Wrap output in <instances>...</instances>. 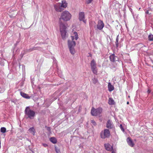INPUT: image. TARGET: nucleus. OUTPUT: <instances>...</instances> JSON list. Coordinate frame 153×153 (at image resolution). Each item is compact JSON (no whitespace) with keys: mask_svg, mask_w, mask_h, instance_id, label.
<instances>
[{"mask_svg":"<svg viewBox=\"0 0 153 153\" xmlns=\"http://www.w3.org/2000/svg\"><path fill=\"white\" fill-rule=\"evenodd\" d=\"M93 83L94 84H96L98 82V80L97 79L95 78H94L92 79Z\"/></svg>","mask_w":153,"mask_h":153,"instance_id":"b1692460","label":"nucleus"},{"mask_svg":"<svg viewBox=\"0 0 153 153\" xmlns=\"http://www.w3.org/2000/svg\"><path fill=\"white\" fill-rule=\"evenodd\" d=\"M120 128H121V130L123 131H124V129L123 128V126H122V124H120Z\"/></svg>","mask_w":153,"mask_h":153,"instance_id":"7c9ffc66","label":"nucleus"},{"mask_svg":"<svg viewBox=\"0 0 153 153\" xmlns=\"http://www.w3.org/2000/svg\"><path fill=\"white\" fill-rule=\"evenodd\" d=\"M36 48H33V49H32L31 50H30V51H32L33 50H36Z\"/></svg>","mask_w":153,"mask_h":153,"instance_id":"72a5a7b5","label":"nucleus"},{"mask_svg":"<svg viewBox=\"0 0 153 153\" xmlns=\"http://www.w3.org/2000/svg\"><path fill=\"white\" fill-rule=\"evenodd\" d=\"M110 135V132L109 130L105 129L104 131L101 132L100 134V136L101 138L105 139L106 138H108Z\"/></svg>","mask_w":153,"mask_h":153,"instance_id":"39448f33","label":"nucleus"},{"mask_svg":"<svg viewBox=\"0 0 153 153\" xmlns=\"http://www.w3.org/2000/svg\"><path fill=\"white\" fill-rule=\"evenodd\" d=\"M29 131L30 132L31 134H32L33 135L35 134V129L34 127H32L30 128L29 129Z\"/></svg>","mask_w":153,"mask_h":153,"instance_id":"6ab92c4d","label":"nucleus"},{"mask_svg":"<svg viewBox=\"0 0 153 153\" xmlns=\"http://www.w3.org/2000/svg\"><path fill=\"white\" fill-rule=\"evenodd\" d=\"M74 36L75 37V40H77L78 38L77 33L76 32H74Z\"/></svg>","mask_w":153,"mask_h":153,"instance_id":"a878e982","label":"nucleus"},{"mask_svg":"<svg viewBox=\"0 0 153 153\" xmlns=\"http://www.w3.org/2000/svg\"><path fill=\"white\" fill-rule=\"evenodd\" d=\"M108 88L109 91H111L114 89V87L113 85L109 82L108 83Z\"/></svg>","mask_w":153,"mask_h":153,"instance_id":"2eb2a0df","label":"nucleus"},{"mask_svg":"<svg viewBox=\"0 0 153 153\" xmlns=\"http://www.w3.org/2000/svg\"><path fill=\"white\" fill-rule=\"evenodd\" d=\"M110 60L113 62H114L118 61V57L115 56L114 54H113L110 55L109 56Z\"/></svg>","mask_w":153,"mask_h":153,"instance_id":"6e6552de","label":"nucleus"},{"mask_svg":"<svg viewBox=\"0 0 153 153\" xmlns=\"http://www.w3.org/2000/svg\"><path fill=\"white\" fill-rule=\"evenodd\" d=\"M55 148V150L57 153H60V151L59 150V149H58L57 148H56V147Z\"/></svg>","mask_w":153,"mask_h":153,"instance_id":"c85d7f7f","label":"nucleus"},{"mask_svg":"<svg viewBox=\"0 0 153 153\" xmlns=\"http://www.w3.org/2000/svg\"><path fill=\"white\" fill-rule=\"evenodd\" d=\"M91 123H92L93 125L94 126L96 125V123L94 120H91Z\"/></svg>","mask_w":153,"mask_h":153,"instance_id":"c756f323","label":"nucleus"},{"mask_svg":"<svg viewBox=\"0 0 153 153\" xmlns=\"http://www.w3.org/2000/svg\"><path fill=\"white\" fill-rule=\"evenodd\" d=\"M60 76L61 78H62V77L61 76Z\"/></svg>","mask_w":153,"mask_h":153,"instance_id":"ea45409f","label":"nucleus"},{"mask_svg":"<svg viewBox=\"0 0 153 153\" xmlns=\"http://www.w3.org/2000/svg\"><path fill=\"white\" fill-rule=\"evenodd\" d=\"M147 92L149 94L150 93L151 91L149 89L147 91Z\"/></svg>","mask_w":153,"mask_h":153,"instance_id":"c9c22d12","label":"nucleus"},{"mask_svg":"<svg viewBox=\"0 0 153 153\" xmlns=\"http://www.w3.org/2000/svg\"><path fill=\"white\" fill-rule=\"evenodd\" d=\"M102 109L101 108H99L97 109H95L94 107H92L91 111V113L92 115L94 116H99L102 113Z\"/></svg>","mask_w":153,"mask_h":153,"instance_id":"20e7f679","label":"nucleus"},{"mask_svg":"<svg viewBox=\"0 0 153 153\" xmlns=\"http://www.w3.org/2000/svg\"><path fill=\"white\" fill-rule=\"evenodd\" d=\"M1 132L3 133H5L6 131V128L5 127H1L0 129Z\"/></svg>","mask_w":153,"mask_h":153,"instance_id":"393cba45","label":"nucleus"},{"mask_svg":"<svg viewBox=\"0 0 153 153\" xmlns=\"http://www.w3.org/2000/svg\"><path fill=\"white\" fill-rule=\"evenodd\" d=\"M97 28L99 30H101L104 27V24L102 21L99 20L97 26Z\"/></svg>","mask_w":153,"mask_h":153,"instance_id":"1a4fd4ad","label":"nucleus"},{"mask_svg":"<svg viewBox=\"0 0 153 153\" xmlns=\"http://www.w3.org/2000/svg\"><path fill=\"white\" fill-rule=\"evenodd\" d=\"M74 47H69L70 53L72 54H74L75 52Z\"/></svg>","mask_w":153,"mask_h":153,"instance_id":"aec40b11","label":"nucleus"},{"mask_svg":"<svg viewBox=\"0 0 153 153\" xmlns=\"http://www.w3.org/2000/svg\"><path fill=\"white\" fill-rule=\"evenodd\" d=\"M93 0H87V4H89Z\"/></svg>","mask_w":153,"mask_h":153,"instance_id":"2f4dec72","label":"nucleus"},{"mask_svg":"<svg viewBox=\"0 0 153 153\" xmlns=\"http://www.w3.org/2000/svg\"><path fill=\"white\" fill-rule=\"evenodd\" d=\"M91 70L93 73L95 74H96L97 72V68H91Z\"/></svg>","mask_w":153,"mask_h":153,"instance_id":"5701e85b","label":"nucleus"},{"mask_svg":"<svg viewBox=\"0 0 153 153\" xmlns=\"http://www.w3.org/2000/svg\"><path fill=\"white\" fill-rule=\"evenodd\" d=\"M91 67H95L96 66V62L94 59H93L91 62Z\"/></svg>","mask_w":153,"mask_h":153,"instance_id":"412c9836","label":"nucleus"},{"mask_svg":"<svg viewBox=\"0 0 153 153\" xmlns=\"http://www.w3.org/2000/svg\"><path fill=\"white\" fill-rule=\"evenodd\" d=\"M108 103L110 105H114L115 104V102L112 98H110L109 99Z\"/></svg>","mask_w":153,"mask_h":153,"instance_id":"f3484780","label":"nucleus"},{"mask_svg":"<svg viewBox=\"0 0 153 153\" xmlns=\"http://www.w3.org/2000/svg\"><path fill=\"white\" fill-rule=\"evenodd\" d=\"M111 153H116L115 150H113Z\"/></svg>","mask_w":153,"mask_h":153,"instance_id":"e433bc0d","label":"nucleus"},{"mask_svg":"<svg viewBox=\"0 0 153 153\" xmlns=\"http://www.w3.org/2000/svg\"><path fill=\"white\" fill-rule=\"evenodd\" d=\"M74 36H71V38L72 40V41H70L69 40L68 41V46L69 47H74L76 45V42H75L73 41L74 40Z\"/></svg>","mask_w":153,"mask_h":153,"instance_id":"9d476101","label":"nucleus"},{"mask_svg":"<svg viewBox=\"0 0 153 153\" xmlns=\"http://www.w3.org/2000/svg\"><path fill=\"white\" fill-rule=\"evenodd\" d=\"M71 17V15L68 11L65 10L63 11L61 15V16L59 19V23L60 22H62L61 20L64 22H67L70 20Z\"/></svg>","mask_w":153,"mask_h":153,"instance_id":"f257e3e1","label":"nucleus"},{"mask_svg":"<svg viewBox=\"0 0 153 153\" xmlns=\"http://www.w3.org/2000/svg\"><path fill=\"white\" fill-rule=\"evenodd\" d=\"M25 113L27 118H29L31 119H33L35 115V111L30 109L28 106L26 108Z\"/></svg>","mask_w":153,"mask_h":153,"instance_id":"7ed1b4c3","label":"nucleus"},{"mask_svg":"<svg viewBox=\"0 0 153 153\" xmlns=\"http://www.w3.org/2000/svg\"><path fill=\"white\" fill-rule=\"evenodd\" d=\"M43 145L45 147H46L48 146V145L46 144H43Z\"/></svg>","mask_w":153,"mask_h":153,"instance_id":"473e14b6","label":"nucleus"},{"mask_svg":"<svg viewBox=\"0 0 153 153\" xmlns=\"http://www.w3.org/2000/svg\"><path fill=\"white\" fill-rule=\"evenodd\" d=\"M60 31L62 38L63 39H65L68 37L66 34L67 32L66 30V27L64 24L62 22H60L59 25Z\"/></svg>","mask_w":153,"mask_h":153,"instance_id":"f03ea898","label":"nucleus"},{"mask_svg":"<svg viewBox=\"0 0 153 153\" xmlns=\"http://www.w3.org/2000/svg\"><path fill=\"white\" fill-rule=\"evenodd\" d=\"M4 91V88H3L2 86L0 87V93H3Z\"/></svg>","mask_w":153,"mask_h":153,"instance_id":"bb28decb","label":"nucleus"},{"mask_svg":"<svg viewBox=\"0 0 153 153\" xmlns=\"http://www.w3.org/2000/svg\"><path fill=\"white\" fill-rule=\"evenodd\" d=\"M20 94L24 98L27 99H29L30 98V97L29 96L28 94L24 93L21 92Z\"/></svg>","mask_w":153,"mask_h":153,"instance_id":"dca6fc26","label":"nucleus"},{"mask_svg":"<svg viewBox=\"0 0 153 153\" xmlns=\"http://www.w3.org/2000/svg\"><path fill=\"white\" fill-rule=\"evenodd\" d=\"M106 127L110 129L112 128L113 127L114 125L111 120H109L106 123Z\"/></svg>","mask_w":153,"mask_h":153,"instance_id":"f8f14e48","label":"nucleus"},{"mask_svg":"<svg viewBox=\"0 0 153 153\" xmlns=\"http://www.w3.org/2000/svg\"><path fill=\"white\" fill-rule=\"evenodd\" d=\"M148 39L150 41H153V35L150 34L148 37Z\"/></svg>","mask_w":153,"mask_h":153,"instance_id":"4be33fe9","label":"nucleus"},{"mask_svg":"<svg viewBox=\"0 0 153 153\" xmlns=\"http://www.w3.org/2000/svg\"><path fill=\"white\" fill-rule=\"evenodd\" d=\"M118 36L117 37L116 39V42H115L116 46L117 47L118 46Z\"/></svg>","mask_w":153,"mask_h":153,"instance_id":"cd10ccee","label":"nucleus"},{"mask_svg":"<svg viewBox=\"0 0 153 153\" xmlns=\"http://www.w3.org/2000/svg\"><path fill=\"white\" fill-rule=\"evenodd\" d=\"M54 7L55 10L57 12H61L64 10L61 7L60 3H58L54 5Z\"/></svg>","mask_w":153,"mask_h":153,"instance_id":"0eeeda50","label":"nucleus"},{"mask_svg":"<svg viewBox=\"0 0 153 153\" xmlns=\"http://www.w3.org/2000/svg\"><path fill=\"white\" fill-rule=\"evenodd\" d=\"M127 141L128 145L130 146L133 147L134 145V144L132 140L130 137L127 138Z\"/></svg>","mask_w":153,"mask_h":153,"instance_id":"ddd939ff","label":"nucleus"},{"mask_svg":"<svg viewBox=\"0 0 153 153\" xmlns=\"http://www.w3.org/2000/svg\"><path fill=\"white\" fill-rule=\"evenodd\" d=\"M104 146L106 149L108 151H112L113 150H113V146L111 145L108 143L105 144Z\"/></svg>","mask_w":153,"mask_h":153,"instance_id":"9b49d317","label":"nucleus"},{"mask_svg":"<svg viewBox=\"0 0 153 153\" xmlns=\"http://www.w3.org/2000/svg\"><path fill=\"white\" fill-rule=\"evenodd\" d=\"M79 19L80 21H82L85 23H86V20H85L84 12H81L79 13Z\"/></svg>","mask_w":153,"mask_h":153,"instance_id":"423d86ee","label":"nucleus"},{"mask_svg":"<svg viewBox=\"0 0 153 153\" xmlns=\"http://www.w3.org/2000/svg\"><path fill=\"white\" fill-rule=\"evenodd\" d=\"M129 102H127V104H129Z\"/></svg>","mask_w":153,"mask_h":153,"instance_id":"58836bf2","label":"nucleus"},{"mask_svg":"<svg viewBox=\"0 0 153 153\" xmlns=\"http://www.w3.org/2000/svg\"><path fill=\"white\" fill-rule=\"evenodd\" d=\"M146 14H149V10H147L146 12Z\"/></svg>","mask_w":153,"mask_h":153,"instance_id":"4c0bfd02","label":"nucleus"},{"mask_svg":"<svg viewBox=\"0 0 153 153\" xmlns=\"http://www.w3.org/2000/svg\"><path fill=\"white\" fill-rule=\"evenodd\" d=\"M47 130L49 131H50L51 130V129H50V127H47Z\"/></svg>","mask_w":153,"mask_h":153,"instance_id":"f704fd0d","label":"nucleus"},{"mask_svg":"<svg viewBox=\"0 0 153 153\" xmlns=\"http://www.w3.org/2000/svg\"><path fill=\"white\" fill-rule=\"evenodd\" d=\"M50 141L53 143H56L57 142L56 139L54 137H52L50 139Z\"/></svg>","mask_w":153,"mask_h":153,"instance_id":"a211bd4d","label":"nucleus"},{"mask_svg":"<svg viewBox=\"0 0 153 153\" xmlns=\"http://www.w3.org/2000/svg\"><path fill=\"white\" fill-rule=\"evenodd\" d=\"M60 4V6L62 8L64 9V8H65L67 7L68 3L66 2V1H62V3Z\"/></svg>","mask_w":153,"mask_h":153,"instance_id":"4468645a","label":"nucleus"}]
</instances>
